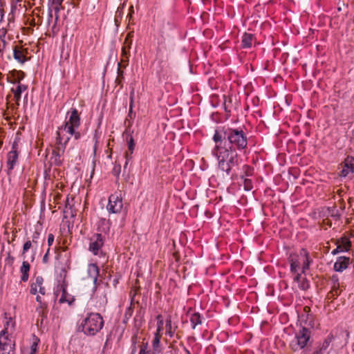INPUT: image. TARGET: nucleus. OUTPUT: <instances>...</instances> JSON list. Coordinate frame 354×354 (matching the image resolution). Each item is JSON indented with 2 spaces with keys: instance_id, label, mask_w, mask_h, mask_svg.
I'll list each match as a JSON object with an SVG mask.
<instances>
[{
  "instance_id": "23",
  "label": "nucleus",
  "mask_w": 354,
  "mask_h": 354,
  "mask_svg": "<svg viewBox=\"0 0 354 354\" xmlns=\"http://www.w3.org/2000/svg\"><path fill=\"white\" fill-rule=\"evenodd\" d=\"M13 56L15 59L19 63L23 64L26 61L24 52L17 46H15L13 49Z\"/></svg>"
},
{
  "instance_id": "10",
  "label": "nucleus",
  "mask_w": 354,
  "mask_h": 354,
  "mask_svg": "<svg viewBox=\"0 0 354 354\" xmlns=\"http://www.w3.org/2000/svg\"><path fill=\"white\" fill-rule=\"evenodd\" d=\"M30 292L32 295L40 294L44 295L46 294V288L44 286V279L41 276L35 277L31 281Z\"/></svg>"
},
{
  "instance_id": "6",
  "label": "nucleus",
  "mask_w": 354,
  "mask_h": 354,
  "mask_svg": "<svg viewBox=\"0 0 354 354\" xmlns=\"http://www.w3.org/2000/svg\"><path fill=\"white\" fill-rule=\"evenodd\" d=\"M310 338V330L305 327H301L295 333V338L290 342V346L294 351L304 348Z\"/></svg>"
},
{
  "instance_id": "14",
  "label": "nucleus",
  "mask_w": 354,
  "mask_h": 354,
  "mask_svg": "<svg viewBox=\"0 0 354 354\" xmlns=\"http://www.w3.org/2000/svg\"><path fill=\"white\" fill-rule=\"evenodd\" d=\"M354 172V158L352 156H347L344 162L343 168L341 171V176L346 177L348 175Z\"/></svg>"
},
{
  "instance_id": "37",
  "label": "nucleus",
  "mask_w": 354,
  "mask_h": 354,
  "mask_svg": "<svg viewBox=\"0 0 354 354\" xmlns=\"http://www.w3.org/2000/svg\"><path fill=\"white\" fill-rule=\"evenodd\" d=\"M49 254H50V248H48L46 252L45 253L44 257H43V262L44 263H48V256H49Z\"/></svg>"
},
{
  "instance_id": "13",
  "label": "nucleus",
  "mask_w": 354,
  "mask_h": 354,
  "mask_svg": "<svg viewBox=\"0 0 354 354\" xmlns=\"http://www.w3.org/2000/svg\"><path fill=\"white\" fill-rule=\"evenodd\" d=\"M63 0H52V5L51 8H49L48 10V23L49 24L50 21L53 19V10L55 11V24H57V22L59 20V12L60 10L62 8V4ZM55 28V25L53 26V30H54V28Z\"/></svg>"
},
{
  "instance_id": "12",
  "label": "nucleus",
  "mask_w": 354,
  "mask_h": 354,
  "mask_svg": "<svg viewBox=\"0 0 354 354\" xmlns=\"http://www.w3.org/2000/svg\"><path fill=\"white\" fill-rule=\"evenodd\" d=\"M3 329L0 332V336L10 337V335L15 330V322L10 317H8L5 313Z\"/></svg>"
},
{
  "instance_id": "45",
  "label": "nucleus",
  "mask_w": 354,
  "mask_h": 354,
  "mask_svg": "<svg viewBox=\"0 0 354 354\" xmlns=\"http://www.w3.org/2000/svg\"><path fill=\"white\" fill-rule=\"evenodd\" d=\"M66 301V299H64V296L62 295L60 298H59V302L60 303H64Z\"/></svg>"
},
{
  "instance_id": "20",
  "label": "nucleus",
  "mask_w": 354,
  "mask_h": 354,
  "mask_svg": "<svg viewBox=\"0 0 354 354\" xmlns=\"http://www.w3.org/2000/svg\"><path fill=\"white\" fill-rule=\"evenodd\" d=\"M160 338L161 334L154 333V337L152 341L153 354H158L162 351Z\"/></svg>"
},
{
  "instance_id": "42",
  "label": "nucleus",
  "mask_w": 354,
  "mask_h": 354,
  "mask_svg": "<svg viewBox=\"0 0 354 354\" xmlns=\"http://www.w3.org/2000/svg\"><path fill=\"white\" fill-rule=\"evenodd\" d=\"M40 294H37V297H36V301L39 303L40 304H41L42 303V301H41V296L39 295Z\"/></svg>"
},
{
  "instance_id": "41",
  "label": "nucleus",
  "mask_w": 354,
  "mask_h": 354,
  "mask_svg": "<svg viewBox=\"0 0 354 354\" xmlns=\"http://www.w3.org/2000/svg\"><path fill=\"white\" fill-rule=\"evenodd\" d=\"M243 169L245 171L248 175H249V173L251 171V168L248 165H244Z\"/></svg>"
},
{
  "instance_id": "38",
  "label": "nucleus",
  "mask_w": 354,
  "mask_h": 354,
  "mask_svg": "<svg viewBox=\"0 0 354 354\" xmlns=\"http://www.w3.org/2000/svg\"><path fill=\"white\" fill-rule=\"evenodd\" d=\"M339 252H343V251H342V250L341 249V247H339V245H337V248L331 252V254H332L333 255H335V254H338V253H339Z\"/></svg>"
},
{
  "instance_id": "30",
  "label": "nucleus",
  "mask_w": 354,
  "mask_h": 354,
  "mask_svg": "<svg viewBox=\"0 0 354 354\" xmlns=\"http://www.w3.org/2000/svg\"><path fill=\"white\" fill-rule=\"evenodd\" d=\"M243 187L245 191H250L253 188L252 182L250 179L242 178Z\"/></svg>"
},
{
  "instance_id": "24",
  "label": "nucleus",
  "mask_w": 354,
  "mask_h": 354,
  "mask_svg": "<svg viewBox=\"0 0 354 354\" xmlns=\"http://www.w3.org/2000/svg\"><path fill=\"white\" fill-rule=\"evenodd\" d=\"M127 145H128V149L129 151V153H126L125 154V158H126V162L125 166L128 164V162L131 159V154L133 153L134 147H135V142L133 140V138L132 136H130V138L127 140Z\"/></svg>"
},
{
  "instance_id": "18",
  "label": "nucleus",
  "mask_w": 354,
  "mask_h": 354,
  "mask_svg": "<svg viewBox=\"0 0 354 354\" xmlns=\"http://www.w3.org/2000/svg\"><path fill=\"white\" fill-rule=\"evenodd\" d=\"M303 273H295L294 282L297 284L299 289L306 290L309 288V283Z\"/></svg>"
},
{
  "instance_id": "36",
  "label": "nucleus",
  "mask_w": 354,
  "mask_h": 354,
  "mask_svg": "<svg viewBox=\"0 0 354 354\" xmlns=\"http://www.w3.org/2000/svg\"><path fill=\"white\" fill-rule=\"evenodd\" d=\"M39 238V233L37 232H34V234L32 236V242L33 243H37V239Z\"/></svg>"
},
{
  "instance_id": "27",
  "label": "nucleus",
  "mask_w": 354,
  "mask_h": 354,
  "mask_svg": "<svg viewBox=\"0 0 354 354\" xmlns=\"http://www.w3.org/2000/svg\"><path fill=\"white\" fill-rule=\"evenodd\" d=\"M253 36L252 34L244 33L242 37V46L244 48H250L252 44Z\"/></svg>"
},
{
  "instance_id": "46",
  "label": "nucleus",
  "mask_w": 354,
  "mask_h": 354,
  "mask_svg": "<svg viewBox=\"0 0 354 354\" xmlns=\"http://www.w3.org/2000/svg\"><path fill=\"white\" fill-rule=\"evenodd\" d=\"M35 259V254L32 256V261H33Z\"/></svg>"
},
{
  "instance_id": "3",
  "label": "nucleus",
  "mask_w": 354,
  "mask_h": 354,
  "mask_svg": "<svg viewBox=\"0 0 354 354\" xmlns=\"http://www.w3.org/2000/svg\"><path fill=\"white\" fill-rule=\"evenodd\" d=\"M104 326V319L97 313H91L82 321L79 329L87 336H94Z\"/></svg>"
},
{
  "instance_id": "21",
  "label": "nucleus",
  "mask_w": 354,
  "mask_h": 354,
  "mask_svg": "<svg viewBox=\"0 0 354 354\" xmlns=\"http://www.w3.org/2000/svg\"><path fill=\"white\" fill-rule=\"evenodd\" d=\"M27 89V86L24 84H21L19 82L17 84L15 88H12L11 91L14 94L15 99L17 102L21 99V93Z\"/></svg>"
},
{
  "instance_id": "34",
  "label": "nucleus",
  "mask_w": 354,
  "mask_h": 354,
  "mask_svg": "<svg viewBox=\"0 0 354 354\" xmlns=\"http://www.w3.org/2000/svg\"><path fill=\"white\" fill-rule=\"evenodd\" d=\"M6 33H7V30L6 28H0V41L4 43L5 44H6V40H5Z\"/></svg>"
},
{
  "instance_id": "8",
  "label": "nucleus",
  "mask_w": 354,
  "mask_h": 354,
  "mask_svg": "<svg viewBox=\"0 0 354 354\" xmlns=\"http://www.w3.org/2000/svg\"><path fill=\"white\" fill-rule=\"evenodd\" d=\"M19 151L18 150V142L15 140L12 145V149L7 155V167L9 171H12L17 165L19 158Z\"/></svg>"
},
{
  "instance_id": "43",
  "label": "nucleus",
  "mask_w": 354,
  "mask_h": 354,
  "mask_svg": "<svg viewBox=\"0 0 354 354\" xmlns=\"http://www.w3.org/2000/svg\"><path fill=\"white\" fill-rule=\"evenodd\" d=\"M324 351L318 348L313 354H324Z\"/></svg>"
},
{
  "instance_id": "33",
  "label": "nucleus",
  "mask_w": 354,
  "mask_h": 354,
  "mask_svg": "<svg viewBox=\"0 0 354 354\" xmlns=\"http://www.w3.org/2000/svg\"><path fill=\"white\" fill-rule=\"evenodd\" d=\"M32 243H33L30 240H28L27 241L25 242V243L24 244V246H23V250H22L23 254H24L26 252H28V250L32 247Z\"/></svg>"
},
{
  "instance_id": "32",
  "label": "nucleus",
  "mask_w": 354,
  "mask_h": 354,
  "mask_svg": "<svg viewBox=\"0 0 354 354\" xmlns=\"http://www.w3.org/2000/svg\"><path fill=\"white\" fill-rule=\"evenodd\" d=\"M166 328H167V334L169 337H173L174 332L171 330V319H167L166 322Z\"/></svg>"
},
{
  "instance_id": "5",
  "label": "nucleus",
  "mask_w": 354,
  "mask_h": 354,
  "mask_svg": "<svg viewBox=\"0 0 354 354\" xmlns=\"http://www.w3.org/2000/svg\"><path fill=\"white\" fill-rule=\"evenodd\" d=\"M288 261L290 264V271L294 274L299 272L305 273L312 262L308 252L304 248L301 249L298 252L290 254Z\"/></svg>"
},
{
  "instance_id": "15",
  "label": "nucleus",
  "mask_w": 354,
  "mask_h": 354,
  "mask_svg": "<svg viewBox=\"0 0 354 354\" xmlns=\"http://www.w3.org/2000/svg\"><path fill=\"white\" fill-rule=\"evenodd\" d=\"M350 263L351 259L349 257L344 256L339 257L334 263V270L336 272H342L348 268Z\"/></svg>"
},
{
  "instance_id": "1",
  "label": "nucleus",
  "mask_w": 354,
  "mask_h": 354,
  "mask_svg": "<svg viewBox=\"0 0 354 354\" xmlns=\"http://www.w3.org/2000/svg\"><path fill=\"white\" fill-rule=\"evenodd\" d=\"M215 143L212 149V154L216 158L218 169L225 173L227 176L230 175L234 167L240 163V158L235 149L227 146L226 141L223 142V133L216 130L212 137Z\"/></svg>"
},
{
  "instance_id": "26",
  "label": "nucleus",
  "mask_w": 354,
  "mask_h": 354,
  "mask_svg": "<svg viewBox=\"0 0 354 354\" xmlns=\"http://www.w3.org/2000/svg\"><path fill=\"white\" fill-rule=\"evenodd\" d=\"M333 340V335L331 333L328 335L327 337L323 341V342L319 345V348L325 352Z\"/></svg>"
},
{
  "instance_id": "29",
  "label": "nucleus",
  "mask_w": 354,
  "mask_h": 354,
  "mask_svg": "<svg viewBox=\"0 0 354 354\" xmlns=\"http://www.w3.org/2000/svg\"><path fill=\"white\" fill-rule=\"evenodd\" d=\"M156 319H157V329H156V331L155 333L161 334V332L163 330V324H164L162 316L161 315H158L156 317Z\"/></svg>"
},
{
  "instance_id": "35",
  "label": "nucleus",
  "mask_w": 354,
  "mask_h": 354,
  "mask_svg": "<svg viewBox=\"0 0 354 354\" xmlns=\"http://www.w3.org/2000/svg\"><path fill=\"white\" fill-rule=\"evenodd\" d=\"M54 240H55L54 235L53 234H49L48 235V241H47L48 247H50L53 245Z\"/></svg>"
},
{
  "instance_id": "31",
  "label": "nucleus",
  "mask_w": 354,
  "mask_h": 354,
  "mask_svg": "<svg viewBox=\"0 0 354 354\" xmlns=\"http://www.w3.org/2000/svg\"><path fill=\"white\" fill-rule=\"evenodd\" d=\"M6 6V1L5 0H0V24L3 21L5 12H4V7Z\"/></svg>"
},
{
  "instance_id": "7",
  "label": "nucleus",
  "mask_w": 354,
  "mask_h": 354,
  "mask_svg": "<svg viewBox=\"0 0 354 354\" xmlns=\"http://www.w3.org/2000/svg\"><path fill=\"white\" fill-rule=\"evenodd\" d=\"M122 207L123 202L121 194L118 193L111 194L106 206L108 212L111 214H118L122 211Z\"/></svg>"
},
{
  "instance_id": "40",
  "label": "nucleus",
  "mask_w": 354,
  "mask_h": 354,
  "mask_svg": "<svg viewBox=\"0 0 354 354\" xmlns=\"http://www.w3.org/2000/svg\"><path fill=\"white\" fill-rule=\"evenodd\" d=\"M138 354H150L148 351H147V346H143L140 348Z\"/></svg>"
},
{
  "instance_id": "11",
  "label": "nucleus",
  "mask_w": 354,
  "mask_h": 354,
  "mask_svg": "<svg viewBox=\"0 0 354 354\" xmlns=\"http://www.w3.org/2000/svg\"><path fill=\"white\" fill-rule=\"evenodd\" d=\"M104 244L102 236L100 234L93 235L89 241L88 250L94 255H97Z\"/></svg>"
},
{
  "instance_id": "19",
  "label": "nucleus",
  "mask_w": 354,
  "mask_h": 354,
  "mask_svg": "<svg viewBox=\"0 0 354 354\" xmlns=\"http://www.w3.org/2000/svg\"><path fill=\"white\" fill-rule=\"evenodd\" d=\"M39 339L35 336L33 337L32 342L28 348H24L22 350V354H36L38 348Z\"/></svg>"
},
{
  "instance_id": "44",
  "label": "nucleus",
  "mask_w": 354,
  "mask_h": 354,
  "mask_svg": "<svg viewBox=\"0 0 354 354\" xmlns=\"http://www.w3.org/2000/svg\"><path fill=\"white\" fill-rule=\"evenodd\" d=\"M339 286L338 279H336L335 281H334L333 287L335 288L336 286Z\"/></svg>"
},
{
  "instance_id": "17",
  "label": "nucleus",
  "mask_w": 354,
  "mask_h": 354,
  "mask_svg": "<svg viewBox=\"0 0 354 354\" xmlns=\"http://www.w3.org/2000/svg\"><path fill=\"white\" fill-rule=\"evenodd\" d=\"M133 36V32H129L125 39L124 46L122 48V57L123 61L124 59L128 60V59H129V57L130 55L129 50H130L131 44H132Z\"/></svg>"
},
{
  "instance_id": "4",
  "label": "nucleus",
  "mask_w": 354,
  "mask_h": 354,
  "mask_svg": "<svg viewBox=\"0 0 354 354\" xmlns=\"http://www.w3.org/2000/svg\"><path fill=\"white\" fill-rule=\"evenodd\" d=\"M223 142L226 141L227 146L232 149L243 150L247 147L248 139L243 130L239 129H227L223 134Z\"/></svg>"
},
{
  "instance_id": "9",
  "label": "nucleus",
  "mask_w": 354,
  "mask_h": 354,
  "mask_svg": "<svg viewBox=\"0 0 354 354\" xmlns=\"http://www.w3.org/2000/svg\"><path fill=\"white\" fill-rule=\"evenodd\" d=\"M15 342L11 337L0 336V354H15Z\"/></svg>"
},
{
  "instance_id": "16",
  "label": "nucleus",
  "mask_w": 354,
  "mask_h": 354,
  "mask_svg": "<svg viewBox=\"0 0 354 354\" xmlns=\"http://www.w3.org/2000/svg\"><path fill=\"white\" fill-rule=\"evenodd\" d=\"M100 269L98 266L95 263H90L88 266L87 268V274L88 277L91 278V279L93 281V283L94 284V290H95L97 288V278L99 276Z\"/></svg>"
},
{
  "instance_id": "2",
  "label": "nucleus",
  "mask_w": 354,
  "mask_h": 354,
  "mask_svg": "<svg viewBox=\"0 0 354 354\" xmlns=\"http://www.w3.org/2000/svg\"><path fill=\"white\" fill-rule=\"evenodd\" d=\"M80 124V118L76 109H71L68 111L64 124L58 129L57 132V139L58 144L62 146V151L64 152L66 146L71 139V136H74L75 140H79L81 134L77 130Z\"/></svg>"
},
{
  "instance_id": "39",
  "label": "nucleus",
  "mask_w": 354,
  "mask_h": 354,
  "mask_svg": "<svg viewBox=\"0 0 354 354\" xmlns=\"http://www.w3.org/2000/svg\"><path fill=\"white\" fill-rule=\"evenodd\" d=\"M6 48V44L0 41V57H3V51Z\"/></svg>"
},
{
  "instance_id": "25",
  "label": "nucleus",
  "mask_w": 354,
  "mask_h": 354,
  "mask_svg": "<svg viewBox=\"0 0 354 354\" xmlns=\"http://www.w3.org/2000/svg\"><path fill=\"white\" fill-rule=\"evenodd\" d=\"M190 322L192 328L194 329L196 326L202 324V318L198 313H194L190 316Z\"/></svg>"
},
{
  "instance_id": "28",
  "label": "nucleus",
  "mask_w": 354,
  "mask_h": 354,
  "mask_svg": "<svg viewBox=\"0 0 354 354\" xmlns=\"http://www.w3.org/2000/svg\"><path fill=\"white\" fill-rule=\"evenodd\" d=\"M351 241L347 237H342L338 241V245L343 252H347L351 247Z\"/></svg>"
},
{
  "instance_id": "22",
  "label": "nucleus",
  "mask_w": 354,
  "mask_h": 354,
  "mask_svg": "<svg viewBox=\"0 0 354 354\" xmlns=\"http://www.w3.org/2000/svg\"><path fill=\"white\" fill-rule=\"evenodd\" d=\"M20 271L21 272V280L24 282L27 281L29 278V271H30V265L28 261H23L22 266L20 268Z\"/></svg>"
}]
</instances>
